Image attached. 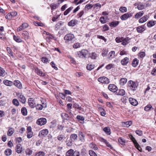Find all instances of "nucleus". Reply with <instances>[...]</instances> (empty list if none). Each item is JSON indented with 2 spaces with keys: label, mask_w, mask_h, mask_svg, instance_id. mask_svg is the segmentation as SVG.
I'll return each mask as SVG.
<instances>
[{
  "label": "nucleus",
  "mask_w": 156,
  "mask_h": 156,
  "mask_svg": "<svg viewBox=\"0 0 156 156\" xmlns=\"http://www.w3.org/2000/svg\"><path fill=\"white\" fill-rule=\"evenodd\" d=\"M128 84L129 87L131 90L133 91H135L136 90L138 85L136 83L130 80L128 82Z\"/></svg>",
  "instance_id": "f257e3e1"
},
{
  "label": "nucleus",
  "mask_w": 156,
  "mask_h": 156,
  "mask_svg": "<svg viewBox=\"0 0 156 156\" xmlns=\"http://www.w3.org/2000/svg\"><path fill=\"white\" fill-rule=\"evenodd\" d=\"M98 81L102 84H108L110 81L108 78L105 76H103L99 77L98 79Z\"/></svg>",
  "instance_id": "f03ea898"
},
{
  "label": "nucleus",
  "mask_w": 156,
  "mask_h": 156,
  "mask_svg": "<svg viewBox=\"0 0 156 156\" xmlns=\"http://www.w3.org/2000/svg\"><path fill=\"white\" fill-rule=\"evenodd\" d=\"M133 14V12H130L125 13L120 16V19L122 20H127L128 18L132 17Z\"/></svg>",
  "instance_id": "7ed1b4c3"
},
{
  "label": "nucleus",
  "mask_w": 156,
  "mask_h": 156,
  "mask_svg": "<svg viewBox=\"0 0 156 156\" xmlns=\"http://www.w3.org/2000/svg\"><path fill=\"white\" fill-rule=\"evenodd\" d=\"M49 131L48 129H45L41 130L39 133L38 136L40 137H44L48 133Z\"/></svg>",
  "instance_id": "20e7f679"
},
{
  "label": "nucleus",
  "mask_w": 156,
  "mask_h": 156,
  "mask_svg": "<svg viewBox=\"0 0 156 156\" xmlns=\"http://www.w3.org/2000/svg\"><path fill=\"white\" fill-rule=\"evenodd\" d=\"M47 119L44 118H41L38 119L36 122L37 124L39 126H42L46 124Z\"/></svg>",
  "instance_id": "39448f33"
},
{
  "label": "nucleus",
  "mask_w": 156,
  "mask_h": 156,
  "mask_svg": "<svg viewBox=\"0 0 156 156\" xmlns=\"http://www.w3.org/2000/svg\"><path fill=\"white\" fill-rule=\"evenodd\" d=\"M61 116L62 119V121L63 122L65 120H70L72 119L71 117L69 116L67 113L65 112L61 113Z\"/></svg>",
  "instance_id": "423d86ee"
},
{
  "label": "nucleus",
  "mask_w": 156,
  "mask_h": 156,
  "mask_svg": "<svg viewBox=\"0 0 156 156\" xmlns=\"http://www.w3.org/2000/svg\"><path fill=\"white\" fill-rule=\"evenodd\" d=\"M28 105L31 108H34L35 107L36 104L34 99L33 98H30L28 100Z\"/></svg>",
  "instance_id": "0eeeda50"
},
{
  "label": "nucleus",
  "mask_w": 156,
  "mask_h": 156,
  "mask_svg": "<svg viewBox=\"0 0 156 156\" xmlns=\"http://www.w3.org/2000/svg\"><path fill=\"white\" fill-rule=\"evenodd\" d=\"M15 151L18 154H21L23 151V147L20 144H17L15 147Z\"/></svg>",
  "instance_id": "6e6552de"
},
{
  "label": "nucleus",
  "mask_w": 156,
  "mask_h": 156,
  "mask_svg": "<svg viewBox=\"0 0 156 156\" xmlns=\"http://www.w3.org/2000/svg\"><path fill=\"white\" fill-rule=\"evenodd\" d=\"M21 36L22 38L27 41L29 39L30 37L29 33L27 31H24L21 34Z\"/></svg>",
  "instance_id": "1a4fd4ad"
},
{
  "label": "nucleus",
  "mask_w": 156,
  "mask_h": 156,
  "mask_svg": "<svg viewBox=\"0 0 156 156\" xmlns=\"http://www.w3.org/2000/svg\"><path fill=\"white\" fill-rule=\"evenodd\" d=\"M145 24L136 27V30L138 33H142L146 29Z\"/></svg>",
  "instance_id": "9d476101"
},
{
  "label": "nucleus",
  "mask_w": 156,
  "mask_h": 156,
  "mask_svg": "<svg viewBox=\"0 0 156 156\" xmlns=\"http://www.w3.org/2000/svg\"><path fill=\"white\" fill-rule=\"evenodd\" d=\"M118 88L114 84H110L108 87V89L111 92L115 93Z\"/></svg>",
  "instance_id": "9b49d317"
},
{
  "label": "nucleus",
  "mask_w": 156,
  "mask_h": 156,
  "mask_svg": "<svg viewBox=\"0 0 156 156\" xmlns=\"http://www.w3.org/2000/svg\"><path fill=\"white\" fill-rule=\"evenodd\" d=\"M75 38L74 34H68L66 35L64 37V39L67 41H71Z\"/></svg>",
  "instance_id": "f8f14e48"
},
{
  "label": "nucleus",
  "mask_w": 156,
  "mask_h": 156,
  "mask_svg": "<svg viewBox=\"0 0 156 156\" xmlns=\"http://www.w3.org/2000/svg\"><path fill=\"white\" fill-rule=\"evenodd\" d=\"M13 84L19 89L23 88L21 82L19 80H16L13 81Z\"/></svg>",
  "instance_id": "ddd939ff"
},
{
  "label": "nucleus",
  "mask_w": 156,
  "mask_h": 156,
  "mask_svg": "<svg viewBox=\"0 0 156 156\" xmlns=\"http://www.w3.org/2000/svg\"><path fill=\"white\" fill-rule=\"evenodd\" d=\"M149 17V16L145 15L141 17L138 20V22L140 23H143L146 22Z\"/></svg>",
  "instance_id": "4468645a"
},
{
  "label": "nucleus",
  "mask_w": 156,
  "mask_h": 156,
  "mask_svg": "<svg viewBox=\"0 0 156 156\" xmlns=\"http://www.w3.org/2000/svg\"><path fill=\"white\" fill-rule=\"evenodd\" d=\"M18 99H19L20 102L22 104H25L26 103V98L22 93H21L20 95L19 96Z\"/></svg>",
  "instance_id": "2eb2a0df"
},
{
  "label": "nucleus",
  "mask_w": 156,
  "mask_h": 156,
  "mask_svg": "<svg viewBox=\"0 0 156 156\" xmlns=\"http://www.w3.org/2000/svg\"><path fill=\"white\" fill-rule=\"evenodd\" d=\"M134 6H137L136 8L139 10H142L144 9V6L143 4L140 2H138L134 4Z\"/></svg>",
  "instance_id": "dca6fc26"
},
{
  "label": "nucleus",
  "mask_w": 156,
  "mask_h": 156,
  "mask_svg": "<svg viewBox=\"0 0 156 156\" xmlns=\"http://www.w3.org/2000/svg\"><path fill=\"white\" fill-rule=\"evenodd\" d=\"M35 72L37 75L40 76H44L46 75V74L43 72L41 70L39 69L38 67H36L35 68Z\"/></svg>",
  "instance_id": "f3484780"
},
{
  "label": "nucleus",
  "mask_w": 156,
  "mask_h": 156,
  "mask_svg": "<svg viewBox=\"0 0 156 156\" xmlns=\"http://www.w3.org/2000/svg\"><path fill=\"white\" fill-rule=\"evenodd\" d=\"M125 91L123 89H117V91L115 92V94L117 95L123 96L125 94Z\"/></svg>",
  "instance_id": "a211bd4d"
},
{
  "label": "nucleus",
  "mask_w": 156,
  "mask_h": 156,
  "mask_svg": "<svg viewBox=\"0 0 156 156\" xmlns=\"http://www.w3.org/2000/svg\"><path fill=\"white\" fill-rule=\"evenodd\" d=\"M13 39L16 42L18 43H22L23 42V40L18 36L13 35Z\"/></svg>",
  "instance_id": "6ab92c4d"
},
{
  "label": "nucleus",
  "mask_w": 156,
  "mask_h": 156,
  "mask_svg": "<svg viewBox=\"0 0 156 156\" xmlns=\"http://www.w3.org/2000/svg\"><path fill=\"white\" fill-rule=\"evenodd\" d=\"M129 102L131 105L136 106L138 105V102L135 99L132 98H129Z\"/></svg>",
  "instance_id": "aec40b11"
},
{
  "label": "nucleus",
  "mask_w": 156,
  "mask_h": 156,
  "mask_svg": "<svg viewBox=\"0 0 156 156\" xmlns=\"http://www.w3.org/2000/svg\"><path fill=\"white\" fill-rule=\"evenodd\" d=\"M144 12L143 11L138 12L135 14L134 18L136 19H138L139 18H140L144 15Z\"/></svg>",
  "instance_id": "412c9836"
},
{
  "label": "nucleus",
  "mask_w": 156,
  "mask_h": 156,
  "mask_svg": "<svg viewBox=\"0 0 156 156\" xmlns=\"http://www.w3.org/2000/svg\"><path fill=\"white\" fill-rule=\"evenodd\" d=\"M156 24V21L151 20L148 21L147 23V25L148 27L151 28Z\"/></svg>",
  "instance_id": "4be33fe9"
},
{
  "label": "nucleus",
  "mask_w": 156,
  "mask_h": 156,
  "mask_svg": "<svg viewBox=\"0 0 156 156\" xmlns=\"http://www.w3.org/2000/svg\"><path fill=\"white\" fill-rule=\"evenodd\" d=\"M129 59L128 58L126 57L121 61V63L122 65L125 66L129 62Z\"/></svg>",
  "instance_id": "5701e85b"
},
{
  "label": "nucleus",
  "mask_w": 156,
  "mask_h": 156,
  "mask_svg": "<svg viewBox=\"0 0 156 156\" xmlns=\"http://www.w3.org/2000/svg\"><path fill=\"white\" fill-rule=\"evenodd\" d=\"M15 132L14 129L12 127H8V130L7 132V135L9 136H11Z\"/></svg>",
  "instance_id": "b1692460"
},
{
  "label": "nucleus",
  "mask_w": 156,
  "mask_h": 156,
  "mask_svg": "<svg viewBox=\"0 0 156 156\" xmlns=\"http://www.w3.org/2000/svg\"><path fill=\"white\" fill-rule=\"evenodd\" d=\"M3 83L7 86H11L13 85L12 81L6 79L3 80Z\"/></svg>",
  "instance_id": "393cba45"
},
{
  "label": "nucleus",
  "mask_w": 156,
  "mask_h": 156,
  "mask_svg": "<svg viewBox=\"0 0 156 156\" xmlns=\"http://www.w3.org/2000/svg\"><path fill=\"white\" fill-rule=\"evenodd\" d=\"M119 22L118 21H112L109 23V26L111 27H115L117 26L119 23Z\"/></svg>",
  "instance_id": "a878e982"
},
{
  "label": "nucleus",
  "mask_w": 156,
  "mask_h": 156,
  "mask_svg": "<svg viewBox=\"0 0 156 156\" xmlns=\"http://www.w3.org/2000/svg\"><path fill=\"white\" fill-rule=\"evenodd\" d=\"M78 135L80 140L82 142H84L85 141V136L83 133L81 131H79Z\"/></svg>",
  "instance_id": "bb28decb"
},
{
  "label": "nucleus",
  "mask_w": 156,
  "mask_h": 156,
  "mask_svg": "<svg viewBox=\"0 0 156 156\" xmlns=\"http://www.w3.org/2000/svg\"><path fill=\"white\" fill-rule=\"evenodd\" d=\"M7 75V73L3 68L0 66V76L2 77H5Z\"/></svg>",
  "instance_id": "cd10ccee"
},
{
  "label": "nucleus",
  "mask_w": 156,
  "mask_h": 156,
  "mask_svg": "<svg viewBox=\"0 0 156 156\" xmlns=\"http://www.w3.org/2000/svg\"><path fill=\"white\" fill-rule=\"evenodd\" d=\"M132 123V122L131 121H129L126 122H122V125L125 127H129Z\"/></svg>",
  "instance_id": "c85d7f7f"
},
{
  "label": "nucleus",
  "mask_w": 156,
  "mask_h": 156,
  "mask_svg": "<svg viewBox=\"0 0 156 156\" xmlns=\"http://www.w3.org/2000/svg\"><path fill=\"white\" fill-rule=\"evenodd\" d=\"M108 18L107 16H101L100 18V21L101 23H105L107 22Z\"/></svg>",
  "instance_id": "c756f323"
},
{
  "label": "nucleus",
  "mask_w": 156,
  "mask_h": 156,
  "mask_svg": "<svg viewBox=\"0 0 156 156\" xmlns=\"http://www.w3.org/2000/svg\"><path fill=\"white\" fill-rule=\"evenodd\" d=\"M77 23V21L76 20H72L69 22L68 25L69 27H73Z\"/></svg>",
  "instance_id": "7c9ffc66"
},
{
  "label": "nucleus",
  "mask_w": 156,
  "mask_h": 156,
  "mask_svg": "<svg viewBox=\"0 0 156 156\" xmlns=\"http://www.w3.org/2000/svg\"><path fill=\"white\" fill-rule=\"evenodd\" d=\"M81 52L82 56V57L84 58H86L87 55L88 54V51L87 50L83 49L81 50Z\"/></svg>",
  "instance_id": "2f4dec72"
},
{
  "label": "nucleus",
  "mask_w": 156,
  "mask_h": 156,
  "mask_svg": "<svg viewBox=\"0 0 156 156\" xmlns=\"http://www.w3.org/2000/svg\"><path fill=\"white\" fill-rule=\"evenodd\" d=\"M127 81V80L126 78H121L119 80V84L120 85L123 86L125 84Z\"/></svg>",
  "instance_id": "473e14b6"
},
{
  "label": "nucleus",
  "mask_w": 156,
  "mask_h": 156,
  "mask_svg": "<svg viewBox=\"0 0 156 156\" xmlns=\"http://www.w3.org/2000/svg\"><path fill=\"white\" fill-rule=\"evenodd\" d=\"M139 60L137 58H134L132 63V66L134 67H136L138 64Z\"/></svg>",
  "instance_id": "72a5a7b5"
},
{
  "label": "nucleus",
  "mask_w": 156,
  "mask_h": 156,
  "mask_svg": "<svg viewBox=\"0 0 156 156\" xmlns=\"http://www.w3.org/2000/svg\"><path fill=\"white\" fill-rule=\"evenodd\" d=\"M103 130L107 135H110L111 134V129L109 127H106L104 128Z\"/></svg>",
  "instance_id": "f704fd0d"
},
{
  "label": "nucleus",
  "mask_w": 156,
  "mask_h": 156,
  "mask_svg": "<svg viewBox=\"0 0 156 156\" xmlns=\"http://www.w3.org/2000/svg\"><path fill=\"white\" fill-rule=\"evenodd\" d=\"M95 67V65L92 64H89L87 65L86 69L89 71H91Z\"/></svg>",
  "instance_id": "c9c22d12"
},
{
  "label": "nucleus",
  "mask_w": 156,
  "mask_h": 156,
  "mask_svg": "<svg viewBox=\"0 0 156 156\" xmlns=\"http://www.w3.org/2000/svg\"><path fill=\"white\" fill-rule=\"evenodd\" d=\"M89 147L94 150H97L98 149V148L97 145L93 143H90L89 144Z\"/></svg>",
  "instance_id": "e433bc0d"
},
{
  "label": "nucleus",
  "mask_w": 156,
  "mask_h": 156,
  "mask_svg": "<svg viewBox=\"0 0 156 156\" xmlns=\"http://www.w3.org/2000/svg\"><path fill=\"white\" fill-rule=\"evenodd\" d=\"M35 107L36 108V109L38 110H41L43 108H46L45 106H44L41 104H37L36 105Z\"/></svg>",
  "instance_id": "4c0bfd02"
},
{
  "label": "nucleus",
  "mask_w": 156,
  "mask_h": 156,
  "mask_svg": "<svg viewBox=\"0 0 156 156\" xmlns=\"http://www.w3.org/2000/svg\"><path fill=\"white\" fill-rule=\"evenodd\" d=\"M12 150L9 148L6 149L4 151V154L7 156L10 155L12 154Z\"/></svg>",
  "instance_id": "58836bf2"
},
{
  "label": "nucleus",
  "mask_w": 156,
  "mask_h": 156,
  "mask_svg": "<svg viewBox=\"0 0 156 156\" xmlns=\"http://www.w3.org/2000/svg\"><path fill=\"white\" fill-rule=\"evenodd\" d=\"M40 101L41 103V104L46 108L47 107V103L46 99L41 97L40 98Z\"/></svg>",
  "instance_id": "ea45409f"
},
{
  "label": "nucleus",
  "mask_w": 156,
  "mask_h": 156,
  "mask_svg": "<svg viewBox=\"0 0 156 156\" xmlns=\"http://www.w3.org/2000/svg\"><path fill=\"white\" fill-rule=\"evenodd\" d=\"M130 39L128 37H127L124 39L122 41V44L123 45H125L128 44L129 42Z\"/></svg>",
  "instance_id": "a19ab883"
},
{
  "label": "nucleus",
  "mask_w": 156,
  "mask_h": 156,
  "mask_svg": "<svg viewBox=\"0 0 156 156\" xmlns=\"http://www.w3.org/2000/svg\"><path fill=\"white\" fill-rule=\"evenodd\" d=\"M12 104L15 106L18 107L20 105V102L16 98L13 99L12 101Z\"/></svg>",
  "instance_id": "79ce46f5"
},
{
  "label": "nucleus",
  "mask_w": 156,
  "mask_h": 156,
  "mask_svg": "<svg viewBox=\"0 0 156 156\" xmlns=\"http://www.w3.org/2000/svg\"><path fill=\"white\" fill-rule=\"evenodd\" d=\"M33 151L30 148H27L26 149L25 153L27 155L30 156L33 153Z\"/></svg>",
  "instance_id": "37998d69"
},
{
  "label": "nucleus",
  "mask_w": 156,
  "mask_h": 156,
  "mask_svg": "<svg viewBox=\"0 0 156 156\" xmlns=\"http://www.w3.org/2000/svg\"><path fill=\"white\" fill-rule=\"evenodd\" d=\"M78 136L76 134H72L70 136V139L71 141H74L77 139Z\"/></svg>",
  "instance_id": "c03bdc74"
},
{
  "label": "nucleus",
  "mask_w": 156,
  "mask_h": 156,
  "mask_svg": "<svg viewBox=\"0 0 156 156\" xmlns=\"http://www.w3.org/2000/svg\"><path fill=\"white\" fill-rule=\"evenodd\" d=\"M21 112L22 114L24 116H26L27 114V111L25 107H23L21 109Z\"/></svg>",
  "instance_id": "a18cd8bd"
},
{
  "label": "nucleus",
  "mask_w": 156,
  "mask_h": 156,
  "mask_svg": "<svg viewBox=\"0 0 156 156\" xmlns=\"http://www.w3.org/2000/svg\"><path fill=\"white\" fill-rule=\"evenodd\" d=\"M72 105L71 103H69L67 105V112L69 113H71Z\"/></svg>",
  "instance_id": "49530a36"
},
{
  "label": "nucleus",
  "mask_w": 156,
  "mask_h": 156,
  "mask_svg": "<svg viewBox=\"0 0 156 156\" xmlns=\"http://www.w3.org/2000/svg\"><path fill=\"white\" fill-rule=\"evenodd\" d=\"M74 150L71 149L67 151L66 154V156H72Z\"/></svg>",
  "instance_id": "de8ad7c7"
},
{
  "label": "nucleus",
  "mask_w": 156,
  "mask_h": 156,
  "mask_svg": "<svg viewBox=\"0 0 156 156\" xmlns=\"http://www.w3.org/2000/svg\"><path fill=\"white\" fill-rule=\"evenodd\" d=\"M73 7L71 6L67 9L64 12L63 14L65 16L67 15L73 9Z\"/></svg>",
  "instance_id": "09e8293b"
},
{
  "label": "nucleus",
  "mask_w": 156,
  "mask_h": 156,
  "mask_svg": "<svg viewBox=\"0 0 156 156\" xmlns=\"http://www.w3.org/2000/svg\"><path fill=\"white\" fill-rule=\"evenodd\" d=\"M66 138L65 135L62 134H60L58 135L57 136V139L59 141L64 140Z\"/></svg>",
  "instance_id": "8fccbe9b"
},
{
  "label": "nucleus",
  "mask_w": 156,
  "mask_h": 156,
  "mask_svg": "<svg viewBox=\"0 0 156 156\" xmlns=\"http://www.w3.org/2000/svg\"><path fill=\"white\" fill-rule=\"evenodd\" d=\"M129 136L130 138V139L132 141V142H133L134 144H135L137 142L135 138L131 134H129Z\"/></svg>",
  "instance_id": "3c124183"
},
{
  "label": "nucleus",
  "mask_w": 156,
  "mask_h": 156,
  "mask_svg": "<svg viewBox=\"0 0 156 156\" xmlns=\"http://www.w3.org/2000/svg\"><path fill=\"white\" fill-rule=\"evenodd\" d=\"M115 51H111L108 54V56L109 58H113L115 56Z\"/></svg>",
  "instance_id": "603ef678"
},
{
  "label": "nucleus",
  "mask_w": 156,
  "mask_h": 156,
  "mask_svg": "<svg viewBox=\"0 0 156 156\" xmlns=\"http://www.w3.org/2000/svg\"><path fill=\"white\" fill-rule=\"evenodd\" d=\"M84 10H82L79 13L77 14L76 15L78 19L80 18L84 14Z\"/></svg>",
  "instance_id": "864d4df0"
},
{
  "label": "nucleus",
  "mask_w": 156,
  "mask_h": 156,
  "mask_svg": "<svg viewBox=\"0 0 156 156\" xmlns=\"http://www.w3.org/2000/svg\"><path fill=\"white\" fill-rule=\"evenodd\" d=\"M109 28L107 24H105L102 27V31L105 32L109 30Z\"/></svg>",
  "instance_id": "5fc2aeb1"
},
{
  "label": "nucleus",
  "mask_w": 156,
  "mask_h": 156,
  "mask_svg": "<svg viewBox=\"0 0 156 156\" xmlns=\"http://www.w3.org/2000/svg\"><path fill=\"white\" fill-rule=\"evenodd\" d=\"M119 10L121 12L124 13L127 12V9L126 7L122 6L120 8Z\"/></svg>",
  "instance_id": "6e6d98bb"
},
{
  "label": "nucleus",
  "mask_w": 156,
  "mask_h": 156,
  "mask_svg": "<svg viewBox=\"0 0 156 156\" xmlns=\"http://www.w3.org/2000/svg\"><path fill=\"white\" fill-rule=\"evenodd\" d=\"M50 6L52 10H53L56 9L58 6V5L57 4H55L54 3L51 4L50 5Z\"/></svg>",
  "instance_id": "4d7b16f0"
},
{
  "label": "nucleus",
  "mask_w": 156,
  "mask_h": 156,
  "mask_svg": "<svg viewBox=\"0 0 156 156\" xmlns=\"http://www.w3.org/2000/svg\"><path fill=\"white\" fill-rule=\"evenodd\" d=\"M135 147L140 151L142 152V149L140 147V146L139 145V144H138V143H136L135 144H134Z\"/></svg>",
  "instance_id": "13d9d810"
},
{
  "label": "nucleus",
  "mask_w": 156,
  "mask_h": 156,
  "mask_svg": "<svg viewBox=\"0 0 156 156\" xmlns=\"http://www.w3.org/2000/svg\"><path fill=\"white\" fill-rule=\"evenodd\" d=\"M54 38V37L52 34H50V35L47 36L46 37V40L48 42H50L51 40L53 39Z\"/></svg>",
  "instance_id": "bf43d9fd"
},
{
  "label": "nucleus",
  "mask_w": 156,
  "mask_h": 156,
  "mask_svg": "<svg viewBox=\"0 0 156 156\" xmlns=\"http://www.w3.org/2000/svg\"><path fill=\"white\" fill-rule=\"evenodd\" d=\"M45 153L43 151H40L36 153L35 156H45Z\"/></svg>",
  "instance_id": "052dcab7"
},
{
  "label": "nucleus",
  "mask_w": 156,
  "mask_h": 156,
  "mask_svg": "<svg viewBox=\"0 0 156 156\" xmlns=\"http://www.w3.org/2000/svg\"><path fill=\"white\" fill-rule=\"evenodd\" d=\"M97 56V53L94 52H93L91 53L90 55V58L93 59H95L96 58Z\"/></svg>",
  "instance_id": "680f3d73"
},
{
  "label": "nucleus",
  "mask_w": 156,
  "mask_h": 156,
  "mask_svg": "<svg viewBox=\"0 0 156 156\" xmlns=\"http://www.w3.org/2000/svg\"><path fill=\"white\" fill-rule=\"evenodd\" d=\"M145 55V53L144 51H140L138 54V56L140 58H143Z\"/></svg>",
  "instance_id": "e2e57ef3"
},
{
  "label": "nucleus",
  "mask_w": 156,
  "mask_h": 156,
  "mask_svg": "<svg viewBox=\"0 0 156 156\" xmlns=\"http://www.w3.org/2000/svg\"><path fill=\"white\" fill-rule=\"evenodd\" d=\"M41 61L44 63L47 64L48 61V59L46 57H43L41 58Z\"/></svg>",
  "instance_id": "0e129e2a"
},
{
  "label": "nucleus",
  "mask_w": 156,
  "mask_h": 156,
  "mask_svg": "<svg viewBox=\"0 0 156 156\" xmlns=\"http://www.w3.org/2000/svg\"><path fill=\"white\" fill-rule=\"evenodd\" d=\"M34 24L36 26L43 27L44 26V24L41 22H34Z\"/></svg>",
  "instance_id": "69168bd1"
},
{
  "label": "nucleus",
  "mask_w": 156,
  "mask_h": 156,
  "mask_svg": "<svg viewBox=\"0 0 156 156\" xmlns=\"http://www.w3.org/2000/svg\"><path fill=\"white\" fill-rule=\"evenodd\" d=\"M89 154L90 156H97L96 153L92 150H90L89 151Z\"/></svg>",
  "instance_id": "338daca9"
},
{
  "label": "nucleus",
  "mask_w": 156,
  "mask_h": 156,
  "mask_svg": "<svg viewBox=\"0 0 156 156\" xmlns=\"http://www.w3.org/2000/svg\"><path fill=\"white\" fill-rule=\"evenodd\" d=\"M81 47L80 43H76L74 44L73 45V47L75 49H77L80 48Z\"/></svg>",
  "instance_id": "774afa93"
}]
</instances>
